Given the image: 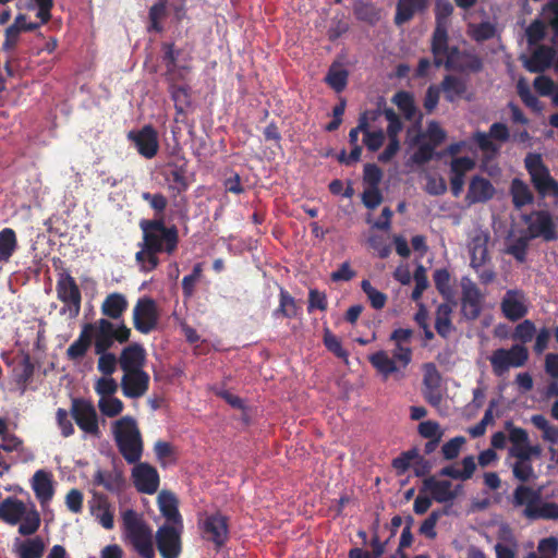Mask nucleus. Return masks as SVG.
Instances as JSON below:
<instances>
[{"label":"nucleus","instance_id":"nucleus-1","mask_svg":"<svg viewBox=\"0 0 558 558\" xmlns=\"http://www.w3.org/2000/svg\"><path fill=\"white\" fill-rule=\"evenodd\" d=\"M140 228L143 241L138 243L141 250L135 254V260L142 272H150L160 263L158 254L171 255L178 247L179 231L175 226L167 227L163 218L142 219Z\"/></svg>","mask_w":558,"mask_h":558},{"label":"nucleus","instance_id":"nucleus-2","mask_svg":"<svg viewBox=\"0 0 558 558\" xmlns=\"http://www.w3.org/2000/svg\"><path fill=\"white\" fill-rule=\"evenodd\" d=\"M0 519L10 525H19L22 536L35 534L41 523L40 513L36 505L28 500L24 502L14 496H8L0 502Z\"/></svg>","mask_w":558,"mask_h":558},{"label":"nucleus","instance_id":"nucleus-3","mask_svg":"<svg viewBox=\"0 0 558 558\" xmlns=\"http://www.w3.org/2000/svg\"><path fill=\"white\" fill-rule=\"evenodd\" d=\"M113 439L123 459L130 463H137L144 450L142 433L133 416L125 415L111 425Z\"/></svg>","mask_w":558,"mask_h":558},{"label":"nucleus","instance_id":"nucleus-4","mask_svg":"<svg viewBox=\"0 0 558 558\" xmlns=\"http://www.w3.org/2000/svg\"><path fill=\"white\" fill-rule=\"evenodd\" d=\"M122 530L140 557L155 558L153 530L135 510L128 509L122 513Z\"/></svg>","mask_w":558,"mask_h":558},{"label":"nucleus","instance_id":"nucleus-5","mask_svg":"<svg viewBox=\"0 0 558 558\" xmlns=\"http://www.w3.org/2000/svg\"><path fill=\"white\" fill-rule=\"evenodd\" d=\"M433 64L436 68L444 66L448 71L458 73H480L483 68V59L473 50H461L458 46H450L449 38L445 48L438 52H432Z\"/></svg>","mask_w":558,"mask_h":558},{"label":"nucleus","instance_id":"nucleus-6","mask_svg":"<svg viewBox=\"0 0 558 558\" xmlns=\"http://www.w3.org/2000/svg\"><path fill=\"white\" fill-rule=\"evenodd\" d=\"M523 161L524 168L530 177V182L538 198H551L554 206L558 207V180L551 175L542 155L538 153H529Z\"/></svg>","mask_w":558,"mask_h":558},{"label":"nucleus","instance_id":"nucleus-7","mask_svg":"<svg viewBox=\"0 0 558 558\" xmlns=\"http://www.w3.org/2000/svg\"><path fill=\"white\" fill-rule=\"evenodd\" d=\"M84 326H90L88 333L94 339L95 353H104L108 351L114 344V341L124 343L129 341L131 336V329L123 323L119 326H114L107 318H100L93 324H85Z\"/></svg>","mask_w":558,"mask_h":558},{"label":"nucleus","instance_id":"nucleus-8","mask_svg":"<svg viewBox=\"0 0 558 558\" xmlns=\"http://www.w3.org/2000/svg\"><path fill=\"white\" fill-rule=\"evenodd\" d=\"M526 225V235L534 239H542L545 242H553L558 239L557 225L553 214L547 209H534L521 216Z\"/></svg>","mask_w":558,"mask_h":558},{"label":"nucleus","instance_id":"nucleus-9","mask_svg":"<svg viewBox=\"0 0 558 558\" xmlns=\"http://www.w3.org/2000/svg\"><path fill=\"white\" fill-rule=\"evenodd\" d=\"M495 376H505L511 367H522L529 360V350L523 344H513L509 349L499 348L488 357Z\"/></svg>","mask_w":558,"mask_h":558},{"label":"nucleus","instance_id":"nucleus-10","mask_svg":"<svg viewBox=\"0 0 558 558\" xmlns=\"http://www.w3.org/2000/svg\"><path fill=\"white\" fill-rule=\"evenodd\" d=\"M161 50L166 81H185L192 70L190 64L192 57L184 54L182 49L177 48L173 43H163Z\"/></svg>","mask_w":558,"mask_h":558},{"label":"nucleus","instance_id":"nucleus-11","mask_svg":"<svg viewBox=\"0 0 558 558\" xmlns=\"http://www.w3.org/2000/svg\"><path fill=\"white\" fill-rule=\"evenodd\" d=\"M70 414L82 432L96 438L100 437L98 414L92 401L84 398H73Z\"/></svg>","mask_w":558,"mask_h":558},{"label":"nucleus","instance_id":"nucleus-12","mask_svg":"<svg viewBox=\"0 0 558 558\" xmlns=\"http://www.w3.org/2000/svg\"><path fill=\"white\" fill-rule=\"evenodd\" d=\"M56 291L58 299L64 304L60 313L76 317L81 311L82 294L75 279L69 272L60 274Z\"/></svg>","mask_w":558,"mask_h":558},{"label":"nucleus","instance_id":"nucleus-13","mask_svg":"<svg viewBox=\"0 0 558 558\" xmlns=\"http://www.w3.org/2000/svg\"><path fill=\"white\" fill-rule=\"evenodd\" d=\"M159 312L154 299L144 296L137 300L133 308L134 328L147 335L157 328Z\"/></svg>","mask_w":558,"mask_h":558},{"label":"nucleus","instance_id":"nucleus-14","mask_svg":"<svg viewBox=\"0 0 558 558\" xmlns=\"http://www.w3.org/2000/svg\"><path fill=\"white\" fill-rule=\"evenodd\" d=\"M183 525L163 524L156 532V545L162 558H179Z\"/></svg>","mask_w":558,"mask_h":558},{"label":"nucleus","instance_id":"nucleus-15","mask_svg":"<svg viewBox=\"0 0 558 558\" xmlns=\"http://www.w3.org/2000/svg\"><path fill=\"white\" fill-rule=\"evenodd\" d=\"M461 290V313L463 317L468 320L477 319L483 310V293L469 278H462Z\"/></svg>","mask_w":558,"mask_h":558},{"label":"nucleus","instance_id":"nucleus-16","mask_svg":"<svg viewBox=\"0 0 558 558\" xmlns=\"http://www.w3.org/2000/svg\"><path fill=\"white\" fill-rule=\"evenodd\" d=\"M452 12L453 5L449 1L436 2V26L430 38V52H438L445 48L446 40L449 38L447 23Z\"/></svg>","mask_w":558,"mask_h":558},{"label":"nucleus","instance_id":"nucleus-17","mask_svg":"<svg viewBox=\"0 0 558 558\" xmlns=\"http://www.w3.org/2000/svg\"><path fill=\"white\" fill-rule=\"evenodd\" d=\"M132 481L137 492L153 495L158 490L160 478L156 468L146 462L134 463Z\"/></svg>","mask_w":558,"mask_h":558},{"label":"nucleus","instance_id":"nucleus-18","mask_svg":"<svg viewBox=\"0 0 558 558\" xmlns=\"http://www.w3.org/2000/svg\"><path fill=\"white\" fill-rule=\"evenodd\" d=\"M128 138L134 143L141 156L151 159L157 155L158 133L150 124L143 126L140 131L129 132Z\"/></svg>","mask_w":558,"mask_h":558},{"label":"nucleus","instance_id":"nucleus-19","mask_svg":"<svg viewBox=\"0 0 558 558\" xmlns=\"http://www.w3.org/2000/svg\"><path fill=\"white\" fill-rule=\"evenodd\" d=\"M501 312L511 322H517L527 314L525 294L522 290H508L501 300Z\"/></svg>","mask_w":558,"mask_h":558},{"label":"nucleus","instance_id":"nucleus-20","mask_svg":"<svg viewBox=\"0 0 558 558\" xmlns=\"http://www.w3.org/2000/svg\"><path fill=\"white\" fill-rule=\"evenodd\" d=\"M149 387V375L145 371L124 372L121 388L125 397L137 399L143 397Z\"/></svg>","mask_w":558,"mask_h":558},{"label":"nucleus","instance_id":"nucleus-21","mask_svg":"<svg viewBox=\"0 0 558 558\" xmlns=\"http://www.w3.org/2000/svg\"><path fill=\"white\" fill-rule=\"evenodd\" d=\"M204 532L207 539L211 541L218 549L221 548L229 537L228 518L221 513L207 517L204 521Z\"/></svg>","mask_w":558,"mask_h":558},{"label":"nucleus","instance_id":"nucleus-22","mask_svg":"<svg viewBox=\"0 0 558 558\" xmlns=\"http://www.w3.org/2000/svg\"><path fill=\"white\" fill-rule=\"evenodd\" d=\"M187 166L189 161L183 156L167 163L169 173L166 179L169 181V190L177 192V194L186 192L190 186Z\"/></svg>","mask_w":558,"mask_h":558},{"label":"nucleus","instance_id":"nucleus-23","mask_svg":"<svg viewBox=\"0 0 558 558\" xmlns=\"http://www.w3.org/2000/svg\"><path fill=\"white\" fill-rule=\"evenodd\" d=\"M32 489L41 507L48 505L54 495L52 474L46 470H37L31 481Z\"/></svg>","mask_w":558,"mask_h":558},{"label":"nucleus","instance_id":"nucleus-24","mask_svg":"<svg viewBox=\"0 0 558 558\" xmlns=\"http://www.w3.org/2000/svg\"><path fill=\"white\" fill-rule=\"evenodd\" d=\"M461 488V485H457L456 488L452 489L450 481H437L435 477L430 476L423 481L422 490L430 492L432 498L437 502H448L457 498Z\"/></svg>","mask_w":558,"mask_h":558},{"label":"nucleus","instance_id":"nucleus-25","mask_svg":"<svg viewBox=\"0 0 558 558\" xmlns=\"http://www.w3.org/2000/svg\"><path fill=\"white\" fill-rule=\"evenodd\" d=\"M495 195V187L492 182L482 177L474 175L469 184L465 201L468 204L486 203Z\"/></svg>","mask_w":558,"mask_h":558},{"label":"nucleus","instance_id":"nucleus-26","mask_svg":"<svg viewBox=\"0 0 558 558\" xmlns=\"http://www.w3.org/2000/svg\"><path fill=\"white\" fill-rule=\"evenodd\" d=\"M145 362L146 352L140 343L125 347L119 357V364L123 372L144 371Z\"/></svg>","mask_w":558,"mask_h":558},{"label":"nucleus","instance_id":"nucleus-27","mask_svg":"<svg viewBox=\"0 0 558 558\" xmlns=\"http://www.w3.org/2000/svg\"><path fill=\"white\" fill-rule=\"evenodd\" d=\"M157 501L161 514L167 520L166 524L183 525V519L178 508L179 501L173 493L168 490L160 492Z\"/></svg>","mask_w":558,"mask_h":558},{"label":"nucleus","instance_id":"nucleus-28","mask_svg":"<svg viewBox=\"0 0 558 558\" xmlns=\"http://www.w3.org/2000/svg\"><path fill=\"white\" fill-rule=\"evenodd\" d=\"M93 484L104 487L109 493L119 494L125 485V480L120 471L97 470L93 476Z\"/></svg>","mask_w":558,"mask_h":558},{"label":"nucleus","instance_id":"nucleus-29","mask_svg":"<svg viewBox=\"0 0 558 558\" xmlns=\"http://www.w3.org/2000/svg\"><path fill=\"white\" fill-rule=\"evenodd\" d=\"M541 502V493L538 490L533 489L530 486L519 485L512 496V505L514 507L525 506L523 510V514L525 518L530 519L531 514L529 513V509H535L537 504Z\"/></svg>","mask_w":558,"mask_h":558},{"label":"nucleus","instance_id":"nucleus-30","mask_svg":"<svg viewBox=\"0 0 558 558\" xmlns=\"http://www.w3.org/2000/svg\"><path fill=\"white\" fill-rule=\"evenodd\" d=\"M509 194L515 209H521L524 206L532 205L535 201V196L529 184L520 178H513L511 180Z\"/></svg>","mask_w":558,"mask_h":558},{"label":"nucleus","instance_id":"nucleus-31","mask_svg":"<svg viewBox=\"0 0 558 558\" xmlns=\"http://www.w3.org/2000/svg\"><path fill=\"white\" fill-rule=\"evenodd\" d=\"M488 234L480 232L475 234L469 243L471 267L478 270L488 258Z\"/></svg>","mask_w":558,"mask_h":558},{"label":"nucleus","instance_id":"nucleus-32","mask_svg":"<svg viewBox=\"0 0 558 558\" xmlns=\"http://www.w3.org/2000/svg\"><path fill=\"white\" fill-rule=\"evenodd\" d=\"M179 81H167L168 90L174 102L177 116H185L187 108L191 107V88L187 85H179Z\"/></svg>","mask_w":558,"mask_h":558},{"label":"nucleus","instance_id":"nucleus-33","mask_svg":"<svg viewBox=\"0 0 558 558\" xmlns=\"http://www.w3.org/2000/svg\"><path fill=\"white\" fill-rule=\"evenodd\" d=\"M428 0H399L395 15V24L401 26L427 8Z\"/></svg>","mask_w":558,"mask_h":558},{"label":"nucleus","instance_id":"nucleus-34","mask_svg":"<svg viewBox=\"0 0 558 558\" xmlns=\"http://www.w3.org/2000/svg\"><path fill=\"white\" fill-rule=\"evenodd\" d=\"M128 306L129 302L125 295L119 292H113L105 298L100 310L104 316L110 319H119L126 312Z\"/></svg>","mask_w":558,"mask_h":558},{"label":"nucleus","instance_id":"nucleus-35","mask_svg":"<svg viewBox=\"0 0 558 558\" xmlns=\"http://www.w3.org/2000/svg\"><path fill=\"white\" fill-rule=\"evenodd\" d=\"M368 361L384 379H388L392 374H398L402 368L393 356H389L384 350L371 354Z\"/></svg>","mask_w":558,"mask_h":558},{"label":"nucleus","instance_id":"nucleus-36","mask_svg":"<svg viewBox=\"0 0 558 558\" xmlns=\"http://www.w3.org/2000/svg\"><path fill=\"white\" fill-rule=\"evenodd\" d=\"M555 58V50L551 47L541 46L525 62V69L531 73H539L551 65Z\"/></svg>","mask_w":558,"mask_h":558},{"label":"nucleus","instance_id":"nucleus-37","mask_svg":"<svg viewBox=\"0 0 558 558\" xmlns=\"http://www.w3.org/2000/svg\"><path fill=\"white\" fill-rule=\"evenodd\" d=\"M439 89L442 90L447 101L454 102L465 94L468 86L465 80L447 74L444 76Z\"/></svg>","mask_w":558,"mask_h":558},{"label":"nucleus","instance_id":"nucleus-38","mask_svg":"<svg viewBox=\"0 0 558 558\" xmlns=\"http://www.w3.org/2000/svg\"><path fill=\"white\" fill-rule=\"evenodd\" d=\"M13 550L17 558H43L45 543L40 536H35L16 543Z\"/></svg>","mask_w":558,"mask_h":558},{"label":"nucleus","instance_id":"nucleus-39","mask_svg":"<svg viewBox=\"0 0 558 558\" xmlns=\"http://www.w3.org/2000/svg\"><path fill=\"white\" fill-rule=\"evenodd\" d=\"M462 470H458L454 465H446L439 471L440 476H447L452 480L468 481L472 478L476 463L473 456H466L462 459Z\"/></svg>","mask_w":558,"mask_h":558},{"label":"nucleus","instance_id":"nucleus-40","mask_svg":"<svg viewBox=\"0 0 558 558\" xmlns=\"http://www.w3.org/2000/svg\"><path fill=\"white\" fill-rule=\"evenodd\" d=\"M301 311L296 300L284 289L280 288L279 306L274 311L275 317L295 318Z\"/></svg>","mask_w":558,"mask_h":558},{"label":"nucleus","instance_id":"nucleus-41","mask_svg":"<svg viewBox=\"0 0 558 558\" xmlns=\"http://www.w3.org/2000/svg\"><path fill=\"white\" fill-rule=\"evenodd\" d=\"M452 308L447 303H441L436 310L435 329L437 333L447 339L450 333L454 330V326L451 320Z\"/></svg>","mask_w":558,"mask_h":558},{"label":"nucleus","instance_id":"nucleus-42","mask_svg":"<svg viewBox=\"0 0 558 558\" xmlns=\"http://www.w3.org/2000/svg\"><path fill=\"white\" fill-rule=\"evenodd\" d=\"M89 327L90 326H83L78 338L68 348L66 356L69 360H81L87 353L92 344V335L88 333Z\"/></svg>","mask_w":558,"mask_h":558},{"label":"nucleus","instance_id":"nucleus-43","mask_svg":"<svg viewBox=\"0 0 558 558\" xmlns=\"http://www.w3.org/2000/svg\"><path fill=\"white\" fill-rule=\"evenodd\" d=\"M391 101L402 112L405 120L412 121L417 114V107L415 106L414 96L412 93L407 90H399L393 95Z\"/></svg>","mask_w":558,"mask_h":558},{"label":"nucleus","instance_id":"nucleus-44","mask_svg":"<svg viewBox=\"0 0 558 558\" xmlns=\"http://www.w3.org/2000/svg\"><path fill=\"white\" fill-rule=\"evenodd\" d=\"M17 246L15 231L4 228L0 231V262H8Z\"/></svg>","mask_w":558,"mask_h":558},{"label":"nucleus","instance_id":"nucleus-45","mask_svg":"<svg viewBox=\"0 0 558 558\" xmlns=\"http://www.w3.org/2000/svg\"><path fill=\"white\" fill-rule=\"evenodd\" d=\"M379 114V110L364 111L360 114L357 126L351 129L349 132V142L352 146L359 145V134L362 132L365 135V131L369 128V121H375Z\"/></svg>","mask_w":558,"mask_h":558},{"label":"nucleus","instance_id":"nucleus-46","mask_svg":"<svg viewBox=\"0 0 558 558\" xmlns=\"http://www.w3.org/2000/svg\"><path fill=\"white\" fill-rule=\"evenodd\" d=\"M448 513V508L433 510L429 513V515L422 522L418 530L420 534L424 535L429 539L436 538V524L442 515H446Z\"/></svg>","mask_w":558,"mask_h":558},{"label":"nucleus","instance_id":"nucleus-47","mask_svg":"<svg viewBox=\"0 0 558 558\" xmlns=\"http://www.w3.org/2000/svg\"><path fill=\"white\" fill-rule=\"evenodd\" d=\"M349 73L344 69L337 68L332 64L325 77L326 83L337 93L342 92L348 84Z\"/></svg>","mask_w":558,"mask_h":558},{"label":"nucleus","instance_id":"nucleus-48","mask_svg":"<svg viewBox=\"0 0 558 558\" xmlns=\"http://www.w3.org/2000/svg\"><path fill=\"white\" fill-rule=\"evenodd\" d=\"M517 92L523 104L535 112H541L543 106L538 98L532 94L529 84L524 78H520L517 84Z\"/></svg>","mask_w":558,"mask_h":558},{"label":"nucleus","instance_id":"nucleus-49","mask_svg":"<svg viewBox=\"0 0 558 558\" xmlns=\"http://www.w3.org/2000/svg\"><path fill=\"white\" fill-rule=\"evenodd\" d=\"M203 275V264L197 263L193 266L192 272L182 279V293L185 299H191L195 293V286Z\"/></svg>","mask_w":558,"mask_h":558},{"label":"nucleus","instance_id":"nucleus-50","mask_svg":"<svg viewBox=\"0 0 558 558\" xmlns=\"http://www.w3.org/2000/svg\"><path fill=\"white\" fill-rule=\"evenodd\" d=\"M531 240L532 239L526 234L517 238L507 246L506 253L511 255L517 262L524 263L526 260L529 243Z\"/></svg>","mask_w":558,"mask_h":558},{"label":"nucleus","instance_id":"nucleus-51","mask_svg":"<svg viewBox=\"0 0 558 558\" xmlns=\"http://www.w3.org/2000/svg\"><path fill=\"white\" fill-rule=\"evenodd\" d=\"M361 289L366 294L371 305L375 310H381L387 302V295L375 289L369 280L364 279L361 282Z\"/></svg>","mask_w":558,"mask_h":558},{"label":"nucleus","instance_id":"nucleus-52","mask_svg":"<svg viewBox=\"0 0 558 558\" xmlns=\"http://www.w3.org/2000/svg\"><path fill=\"white\" fill-rule=\"evenodd\" d=\"M142 198L148 203L150 208L155 211L154 218H163L165 219V210L168 205L167 197L161 193H149L143 192Z\"/></svg>","mask_w":558,"mask_h":558},{"label":"nucleus","instance_id":"nucleus-53","mask_svg":"<svg viewBox=\"0 0 558 558\" xmlns=\"http://www.w3.org/2000/svg\"><path fill=\"white\" fill-rule=\"evenodd\" d=\"M529 513L531 514L530 520L537 519H558V504L556 502H539L537 504L535 509H529Z\"/></svg>","mask_w":558,"mask_h":558},{"label":"nucleus","instance_id":"nucleus-54","mask_svg":"<svg viewBox=\"0 0 558 558\" xmlns=\"http://www.w3.org/2000/svg\"><path fill=\"white\" fill-rule=\"evenodd\" d=\"M98 409L102 415L107 417L118 416L124 409L123 402L113 396L100 398L98 401Z\"/></svg>","mask_w":558,"mask_h":558},{"label":"nucleus","instance_id":"nucleus-55","mask_svg":"<svg viewBox=\"0 0 558 558\" xmlns=\"http://www.w3.org/2000/svg\"><path fill=\"white\" fill-rule=\"evenodd\" d=\"M470 36L477 43H482L493 38L496 34V27L490 22H481L475 25H471Z\"/></svg>","mask_w":558,"mask_h":558},{"label":"nucleus","instance_id":"nucleus-56","mask_svg":"<svg viewBox=\"0 0 558 558\" xmlns=\"http://www.w3.org/2000/svg\"><path fill=\"white\" fill-rule=\"evenodd\" d=\"M354 14L357 20L366 22L371 25L379 21V12L373 3H360L354 8Z\"/></svg>","mask_w":558,"mask_h":558},{"label":"nucleus","instance_id":"nucleus-57","mask_svg":"<svg viewBox=\"0 0 558 558\" xmlns=\"http://www.w3.org/2000/svg\"><path fill=\"white\" fill-rule=\"evenodd\" d=\"M423 386L424 388H440L441 375L436 365L432 362L423 365Z\"/></svg>","mask_w":558,"mask_h":558},{"label":"nucleus","instance_id":"nucleus-58","mask_svg":"<svg viewBox=\"0 0 558 558\" xmlns=\"http://www.w3.org/2000/svg\"><path fill=\"white\" fill-rule=\"evenodd\" d=\"M324 344L337 357L348 359V351L342 348L341 341L328 328L324 331Z\"/></svg>","mask_w":558,"mask_h":558},{"label":"nucleus","instance_id":"nucleus-59","mask_svg":"<svg viewBox=\"0 0 558 558\" xmlns=\"http://www.w3.org/2000/svg\"><path fill=\"white\" fill-rule=\"evenodd\" d=\"M384 116L388 121L387 136L388 138H399V133L403 129L400 117L395 112L392 108H385Z\"/></svg>","mask_w":558,"mask_h":558},{"label":"nucleus","instance_id":"nucleus-60","mask_svg":"<svg viewBox=\"0 0 558 558\" xmlns=\"http://www.w3.org/2000/svg\"><path fill=\"white\" fill-rule=\"evenodd\" d=\"M466 439L463 436H456L445 442L441 447V453L446 460H454L459 457L462 446Z\"/></svg>","mask_w":558,"mask_h":558},{"label":"nucleus","instance_id":"nucleus-61","mask_svg":"<svg viewBox=\"0 0 558 558\" xmlns=\"http://www.w3.org/2000/svg\"><path fill=\"white\" fill-rule=\"evenodd\" d=\"M417 458V449L413 448L411 450L402 452L400 456L392 460V468L396 470L397 474H404L414 459Z\"/></svg>","mask_w":558,"mask_h":558},{"label":"nucleus","instance_id":"nucleus-62","mask_svg":"<svg viewBox=\"0 0 558 558\" xmlns=\"http://www.w3.org/2000/svg\"><path fill=\"white\" fill-rule=\"evenodd\" d=\"M94 389L100 398H107L117 392L118 384L111 376H104L97 379Z\"/></svg>","mask_w":558,"mask_h":558},{"label":"nucleus","instance_id":"nucleus-63","mask_svg":"<svg viewBox=\"0 0 558 558\" xmlns=\"http://www.w3.org/2000/svg\"><path fill=\"white\" fill-rule=\"evenodd\" d=\"M536 332L533 322L525 319L515 326L513 331V339L520 340L522 343L530 342Z\"/></svg>","mask_w":558,"mask_h":558},{"label":"nucleus","instance_id":"nucleus-64","mask_svg":"<svg viewBox=\"0 0 558 558\" xmlns=\"http://www.w3.org/2000/svg\"><path fill=\"white\" fill-rule=\"evenodd\" d=\"M99 355L97 368L104 376H111L117 369L118 360L113 353L108 351L104 353H96Z\"/></svg>","mask_w":558,"mask_h":558}]
</instances>
